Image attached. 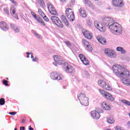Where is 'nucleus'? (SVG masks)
<instances>
[{"label":"nucleus","mask_w":130,"mask_h":130,"mask_svg":"<svg viewBox=\"0 0 130 130\" xmlns=\"http://www.w3.org/2000/svg\"><path fill=\"white\" fill-rule=\"evenodd\" d=\"M51 78L52 80H62L63 77L60 74H57L56 72H52L51 73L50 75Z\"/></svg>","instance_id":"nucleus-13"},{"label":"nucleus","mask_w":130,"mask_h":130,"mask_svg":"<svg viewBox=\"0 0 130 130\" xmlns=\"http://www.w3.org/2000/svg\"><path fill=\"white\" fill-rule=\"evenodd\" d=\"M82 44H83V45H84V46L86 47V46H88L90 44H89V43L88 42V41H87V40H86L85 39H83L82 40Z\"/></svg>","instance_id":"nucleus-30"},{"label":"nucleus","mask_w":130,"mask_h":130,"mask_svg":"<svg viewBox=\"0 0 130 130\" xmlns=\"http://www.w3.org/2000/svg\"><path fill=\"white\" fill-rule=\"evenodd\" d=\"M109 29L113 34L115 35H120L122 33V26L119 23L113 22L109 26Z\"/></svg>","instance_id":"nucleus-2"},{"label":"nucleus","mask_w":130,"mask_h":130,"mask_svg":"<svg viewBox=\"0 0 130 130\" xmlns=\"http://www.w3.org/2000/svg\"><path fill=\"white\" fill-rule=\"evenodd\" d=\"M84 3L85 5H87V6H89L90 8H93V4L88 0H84Z\"/></svg>","instance_id":"nucleus-27"},{"label":"nucleus","mask_w":130,"mask_h":130,"mask_svg":"<svg viewBox=\"0 0 130 130\" xmlns=\"http://www.w3.org/2000/svg\"><path fill=\"white\" fill-rule=\"evenodd\" d=\"M114 22V21H113V19L112 18L104 17L103 18L102 22L97 20L94 21V25L95 28L100 32H105L106 31V26L111 25Z\"/></svg>","instance_id":"nucleus-1"},{"label":"nucleus","mask_w":130,"mask_h":130,"mask_svg":"<svg viewBox=\"0 0 130 130\" xmlns=\"http://www.w3.org/2000/svg\"><path fill=\"white\" fill-rule=\"evenodd\" d=\"M28 129H29V130H34V129H33V128H32V127H31V126H29Z\"/></svg>","instance_id":"nucleus-46"},{"label":"nucleus","mask_w":130,"mask_h":130,"mask_svg":"<svg viewBox=\"0 0 130 130\" xmlns=\"http://www.w3.org/2000/svg\"><path fill=\"white\" fill-rule=\"evenodd\" d=\"M100 106L103 110H105L106 111H108L111 109V106L106 101L102 102Z\"/></svg>","instance_id":"nucleus-12"},{"label":"nucleus","mask_w":130,"mask_h":130,"mask_svg":"<svg viewBox=\"0 0 130 130\" xmlns=\"http://www.w3.org/2000/svg\"><path fill=\"white\" fill-rule=\"evenodd\" d=\"M38 12L39 14L40 15V16H41V17H44V16H45V14L44 12H43L41 9H39Z\"/></svg>","instance_id":"nucleus-33"},{"label":"nucleus","mask_w":130,"mask_h":130,"mask_svg":"<svg viewBox=\"0 0 130 130\" xmlns=\"http://www.w3.org/2000/svg\"><path fill=\"white\" fill-rule=\"evenodd\" d=\"M5 102V99L2 98L0 99V105H4Z\"/></svg>","instance_id":"nucleus-36"},{"label":"nucleus","mask_w":130,"mask_h":130,"mask_svg":"<svg viewBox=\"0 0 130 130\" xmlns=\"http://www.w3.org/2000/svg\"><path fill=\"white\" fill-rule=\"evenodd\" d=\"M104 52L106 56L110 57V58H115L117 56L116 52L113 49L106 48L104 50Z\"/></svg>","instance_id":"nucleus-6"},{"label":"nucleus","mask_w":130,"mask_h":130,"mask_svg":"<svg viewBox=\"0 0 130 130\" xmlns=\"http://www.w3.org/2000/svg\"><path fill=\"white\" fill-rule=\"evenodd\" d=\"M71 3H72V4H74L75 3V0H71Z\"/></svg>","instance_id":"nucleus-48"},{"label":"nucleus","mask_w":130,"mask_h":130,"mask_svg":"<svg viewBox=\"0 0 130 130\" xmlns=\"http://www.w3.org/2000/svg\"><path fill=\"white\" fill-rule=\"evenodd\" d=\"M79 14L81 17L82 18H86L87 17V14H86V11L84 10V9L80 8L79 9Z\"/></svg>","instance_id":"nucleus-23"},{"label":"nucleus","mask_w":130,"mask_h":130,"mask_svg":"<svg viewBox=\"0 0 130 130\" xmlns=\"http://www.w3.org/2000/svg\"><path fill=\"white\" fill-rule=\"evenodd\" d=\"M14 130H17V128H15L14 129Z\"/></svg>","instance_id":"nucleus-49"},{"label":"nucleus","mask_w":130,"mask_h":130,"mask_svg":"<svg viewBox=\"0 0 130 130\" xmlns=\"http://www.w3.org/2000/svg\"><path fill=\"white\" fill-rule=\"evenodd\" d=\"M96 39L101 44H103V45H106V43H107L106 42V39L102 36H99L96 37Z\"/></svg>","instance_id":"nucleus-18"},{"label":"nucleus","mask_w":130,"mask_h":130,"mask_svg":"<svg viewBox=\"0 0 130 130\" xmlns=\"http://www.w3.org/2000/svg\"><path fill=\"white\" fill-rule=\"evenodd\" d=\"M51 20L52 21L53 23H54V24L58 26V28H63V23H62V22H61L60 19L57 16H52Z\"/></svg>","instance_id":"nucleus-8"},{"label":"nucleus","mask_w":130,"mask_h":130,"mask_svg":"<svg viewBox=\"0 0 130 130\" xmlns=\"http://www.w3.org/2000/svg\"><path fill=\"white\" fill-rule=\"evenodd\" d=\"M26 54H27L26 57L27 58H29V57H30V55L31 58H33V54L32 53H31V52L29 53V52H27L26 53Z\"/></svg>","instance_id":"nucleus-32"},{"label":"nucleus","mask_w":130,"mask_h":130,"mask_svg":"<svg viewBox=\"0 0 130 130\" xmlns=\"http://www.w3.org/2000/svg\"><path fill=\"white\" fill-rule=\"evenodd\" d=\"M98 84L100 87H101V88H103V89L107 90V91H112V86L111 85L104 80H99Z\"/></svg>","instance_id":"nucleus-4"},{"label":"nucleus","mask_w":130,"mask_h":130,"mask_svg":"<svg viewBox=\"0 0 130 130\" xmlns=\"http://www.w3.org/2000/svg\"><path fill=\"white\" fill-rule=\"evenodd\" d=\"M65 44H66V45H68V46L71 45V44L70 43V42L67 41V42H65Z\"/></svg>","instance_id":"nucleus-42"},{"label":"nucleus","mask_w":130,"mask_h":130,"mask_svg":"<svg viewBox=\"0 0 130 130\" xmlns=\"http://www.w3.org/2000/svg\"><path fill=\"white\" fill-rule=\"evenodd\" d=\"M32 61H33L34 62H35L36 61H38V58H37V57H35L34 58V57H33L32 59Z\"/></svg>","instance_id":"nucleus-37"},{"label":"nucleus","mask_w":130,"mask_h":130,"mask_svg":"<svg viewBox=\"0 0 130 130\" xmlns=\"http://www.w3.org/2000/svg\"><path fill=\"white\" fill-rule=\"evenodd\" d=\"M99 92L100 94H101V95L107 100H109V101H111L112 102H113V101L115 100V98L113 97V95H112L111 93L105 91L103 89H99Z\"/></svg>","instance_id":"nucleus-3"},{"label":"nucleus","mask_w":130,"mask_h":130,"mask_svg":"<svg viewBox=\"0 0 130 130\" xmlns=\"http://www.w3.org/2000/svg\"><path fill=\"white\" fill-rule=\"evenodd\" d=\"M112 5L114 7L122 8V7H124V2L123 0H112Z\"/></svg>","instance_id":"nucleus-11"},{"label":"nucleus","mask_w":130,"mask_h":130,"mask_svg":"<svg viewBox=\"0 0 130 130\" xmlns=\"http://www.w3.org/2000/svg\"><path fill=\"white\" fill-rule=\"evenodd\" d=\"M107 122L110 124H112L115 122V119H114V118L113 117L107 118Z\"/></svg>","instance_id":"nucleus-24"},{"label":"nucleus","mask_w":130,"mask_h":130,"mask_svg":"<svg viewBox=\"0 0 130 130\" xmlns=\"http://www.w3.org/2000/svg\"><path fill=\"white\" fill-rule=\"evenodd\" d=\"M31 14L32 15V16L34 17L37 14H35L34 12H31Z\"/></svg>","instance_id":"nucleus-43"},{"label":"nucleus","mask_w":130,"mask_h":130,"mask_svg":"<svg viewBox=\"0 0 130 130\" xmlns=\"http://www.w3.org/2000/svg\"><path fill=\"white\" fill-rule=\"evenodd\" d=\"M60 2H61V3H64V2H66V1L67 0H59Z\"/></svg>","instance_id":"nucleus-47"},{"label":"nucleus","mask_w":130,"mask_h":130,"mask_svg":"<svg viewBox=\"0 0 130 130\" xmlns=\"http://www.w3.org/2000/svg\"><path fill=\"white\" fill-rule=\"evenodd\" d=\"M0 28H1V29L4 31H7V30L9 29V25H8L7 23L4 21H2L0 22Z\"/></svg>","instance_id":"nucleus-20"},{"label":"nucleus","mask_w":130,"mask_h":130,"mask_svg":"<svg viewBox=\"0 0 130 130\" xmlns=\"http://www.w3.org/2000/svg\"><path fill=\"white\" fill-rule=\"evenodd\" d=\"M86 49L87 50V51L91 52L92 50H93V47H92V46H91V45L89 44L86 47Z\"/></svg>","instance_id":"nucleus-28"},{"label":"nucleus","mask_w":130,"mask_h":130,"mask_svg":"<svg viewBox=\"0 0 130 130\" xmlns=\"http://www.w3.org/2000/svg\"><path fill=\"white\" fill-rule=\"evenodd\" d=\"M3 84L5 85V86H9V84H8V81L7 80H3Z\"/></svg>","instance_id":"nucleus-40"},{"label":"nucleus","mask_w":130,"mask_h":130,"mask_svg":"<svg viewBox=\"0 0 130 130\" xmlns=\"http://www.w3.org/2000/svg\"><path fill=\"white\" fill-rule=\"evenodd\" d=\"M121 102L126 105H128V106H130V102L125 100H121Z\"/></svg>","instance_id":"nucleus-29"},{"label":"nucleus","mask_w":130,"mask_h":130,"mask_svg":"<svg viewBox=\"0 0 130 130\" xmlns=\"http://www.w3.org/2000/svg\"><path fill=\"white\" fill-rule=\"evenodd\" d=\"M83 75L86 77V78H89V77L90 76V74H89V72H88V71H84Z\"/></svg>","instance_id":"nucleus-35"},{"label":"nucleus","mask_w":130,"mask_h":130,"mask_svg":"<svg viewBox=\"0 0 130 130\" xmlns=\"http://www.w3.org/2000/svg\"><path fill=\"white\" fill-rule=\"evenodd\" d=\"M9 114H11V115H16V114H17V112H10Z\"/></svg>","instance_id":"nucleus-41"},{"label":"nucleus","mask_w":130,"mask_h":130,"mask_svg":"<svg viewBox=\"0 0 130 130\" xmlns=\"http://www.w3.org/2000/svg\"><path fill=\"white\" fill-rule=\"evenodd\" d=\"M90 115L92 118H93V119H99V118H100L101 116L99 112L96 110L92 111L90 112Z\"/></svg>","instance_id":"nucleus-15"},{"label":"nucleus","mask_w":130,"mask_h":130,"mask_svg":"<svg viewBox=\"0 0 130 130\" xmlns=\"http://www.w3.org/2000/svg\"><path fill=\"white\" fill-rule=\"evenodd\" d=\"M78 98L82 105L84 106L89 105V98L86 96V94L80 93L78 95Z\"/></svg>","instance_id":"nucleus-5"},{"label":"nucleus","mask_w":130,"mask_h":130,"mask_svg":"<svg viewBox=\"0 0 130 130\" xmlns=\"http://www.w3.org/2000/svg\"><path fill=\"white\" fill-rule=\"evenodd\" d=\"M39 23L42 25V26H45V23L44 21L38 16L37 14L34 17Z\"/></svg>","instance_id":"nucleus-21"},{"label":"nucleus","mask_w":130,"mask_h":130,"mask_svg":"<svg viewBox=\"0 0 130 130\" xmlns=\"http://www.w3.org/2000/svg\"><path fill=\"white\" fill-rule=\"evenodd\" d=\"M43 17V19L45 20V21H46V22H48V21H49V19H48V18L45 16V15H44Z\"/></svg>","instance_id":"nucleus-39"},{"label":"nucleus","mask_w":130,"mask_h":130,"mask_svg":"<svg viewBox=\"0 0 130 130\" xmlns=\"http://www.w3.org/2000/svg\"><path fill=\"white\" fill-rule=\"evenodd\" d=\"M11 13H12L13 17L16 18H18V16L15 14V13H16V10H15V9H12L11 10Z\"/></svg>","instance_id":"nucleus-31"},{"label":"nucleus","mask_w":130,"mask_h":130,"mask_svg":"<svg viewBox=\"0 0 130 130\" xmlns=\"http://www.w3.org/2000/svg\"><path fill=\"white\" fill-rule=\"evenodd\" d=\"M65 14L70 22H74V21H75V14L74 13V10H73V9L70 8H67Z\"/></svg>","instance_id":"nucleus-7"},{"label":"nucleus","mask_w":130,"mask_h":130,"mask_svg":"<svg viewBox=\"0 0 130 130\" xmlns=\"http://www.w3.org/2000/svg\"><path fill=\"white\" fill-rule=\"evenodd\" d=\"M20 130H25V127H24V126H20Z\"/></svg>","instance_id":"nucleus-45"},{"label":"nucleus","mask_w":130,"mask_h":130,"mask_svg":"<svg viewBox=\"0 0 130 130\" xmlns=\"http://www.w3.org/2000/svg\"><path fill=\"white\" fill-rule=\"evenodd\" d=\"M11 3L14 4V6H18V4H17V2L15 1L14 0H10Z\"/></svg>","instance_id":"nucleus-38"},{"label":"nucleus","mask_w":130,"mask_h":130,"mask_svg":"<svg viewBox=\"0 0 130 130\" xmlns=\"http://www.w3.org/2000/svg\"><path fill=\"white\" fill-rule=\"evenodd\" d=\"M37 4H39L42 8H44L45 7L44 1L43 0H37Z\"/></svg>","instance_id":"nucleus-25"},{"label":"nucleus","mask_w":130,"mask_h":130,"mask_svg":"<svg viewBox=\"0 0 130 130\" xmlns=\"http://www.w3.org/2000/svg\"><path fill=\"white\" fill-rule=\"evenodd\" d=\"M60 18L62 22H63V24H64L67 27H69L70 26V22H69V21H68V19H67V17L65 15H62L60 16Z\"/></svg>","instance_id":"nucleus-19"},{"label":"nucleus","mask_w":130,"mask_h":130,"mask_svg":"<svg viewBox=\"0 0 130 130\" xmlns=\"http://www.w3.org/2000/svg\"><path fill=\"white\" fill-rule=\"evenodd\" d=\"M47 8L50 14L54 16H58V13L56 11V9H55L53 5H52L51 4H48Z\"/></svg>","instance_id":"nucleus-10"},{"label":"nucleus","mask_w":130,"mask_h":130,"mask_svg":"<svg viewBox=\"0 0 130 130\" xmlns=\"http://www.w3.org/2000/svg\"><path fill=\"white\" fill-rule=\"evenodd\" d=\"M65 68H64V71L66 72V73H74L75 72V70L74 69V67H72V66L66 63L65 64Z\"/></svg>","instance_id":"nucleus-16"},{"label":"nucleus","mask_w":130,"mask_h":130,"mask_svg":"<svg viewBox=\"0 0 130 130\" xmlns=\"http://www.w3.org/2000/svg\"><path fill=\"white\" fill-rule=\"evenodd\" d=\"M83 35L86 39H88L89 40H91L92 38H93V34L91 32V31L85 29L83 32Z\"/></svg>","instance_id":"nucleus-14"},{"label":"nucleus","mask_w":130,"mask_h":130,"mask_svg":"<svg viewBox=\"0 0 130 130\" xmlns=\"http://www.w3.org/2000/svg\"><path fill=\"white\" fill-rule=\"evenodd\" d=\"M116 50L119 52H121L122 54H125L126 53V51H125L124 49H123L122 47L120 46L117 47L116 48Z\"/></svg>","instance_id":"nucleus-22"},{"label":"nucleus","mask_w":130,"mask_h":130,"mask_svg":"<svg viewBox=\"0 0 130 130\" xmlns=\"http://www.w3.org/2000/svg\"><path fill=\"white\" fill-rule=\"evenodd\" d=\"M79 58L85 66H88L90 63V62H89L88 59L86 58V57H85L83 54H80L79 55Z\"/></svg>","instance_id":"nucleus-17"},{"label":"nucleus","mask_w":130,"mask_h":130,"mask_svg":"<svg viewBox=\"0 0 130 130\" xmlns=\"http://www.w3.org/2000/svg\"><path fill=\"white\" fill-rule=\"evenodd\" d=\"M34 35L35 36H36V37H40V36H39V35H38V34H37L36 32L34 33Z\"/></svg>","instance_id":"nucleus-44"},{"label":"nucleus","mask_w":130,"mask_h":130,"mask_svg":"<svg viewBox=\"0 0 130 130\" xmlns=\"http://www.w3.org/2000/svg\"><path fill=\"white\" fill-rule=\"evenodd\" d=\"M53 58L55 62H53V64H54L55 67H57V64L61 65L64 63V61L62 60L61 57L58 55L54 56Z\"/></svg>","instance_id":"nucleus-9"},{"label":"nucleus","mask_w":130,"mask_h":130,"mask_svg":"<svg viewBox=\"0 0 130 130\" xmlns=\"http://www.w3.org/2000/svg\"><path fill=\"white\" fill-rule=\"evenodd\" d=\"M86 24L88 27H91L92 26V22L89 19H88L86 20Z\"/></svg>","instance_id":"nucleus-34"},{"label":"nucleus","mask_w":130,"mask_h":130,"mask_svg":"<svg viewBox=\"0 0 130 130\" xmlns=\"http://www.w3.org/2000/svg\"><path fill=\"white\" fill-rule=\"evenodd\" d=\"M12 28H13V29H14L15 32H16V33H19V32H20V28L15 26V25L12 24L11 25Z\"/></svg>","instance_id":"nucleus-26"}]
</instances>
